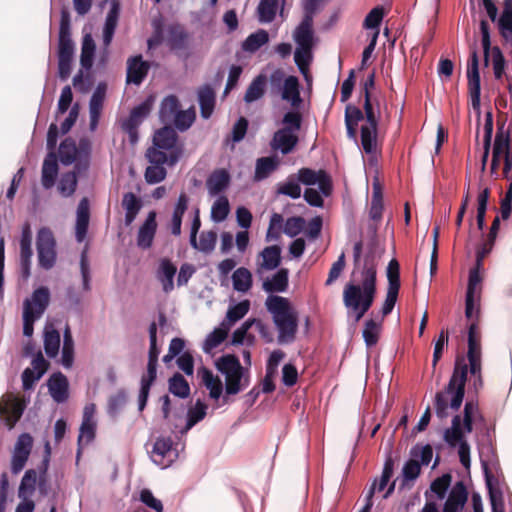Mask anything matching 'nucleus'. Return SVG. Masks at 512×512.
<instances>
[{"label":"nucleus","mask_w":512,"mask_h":512,"mask_svg":"<svg viewBox=\"0 0 512 512\" xmlns=\"http://www.w3.org/2000/svg\"><path fill=\"white\" fill-rule=\"evenodd\" d=\"M96 45L90 34H86L82 40L80 64L84 69H90L93 65Z\"/></svg>","instance_id":"nucleus-45"},{"label":"nucleus","mask_w":512,"mask_h":512,"mask_svg":"<svg viewBox=\"0 0 512 512\" xmlns=\"http://www.w3.org/2000/svg\"><path fill=\"white\" fill-rule=\"evenodd\" d=\"M230 183V175L225 169L213 171L206 181V186L211 195H217L224 191Z\"/></svg>","instance_id":"nucleus-37"},{"label":"nucleus","mask_w":512,"mask_h":512,"mask_svg":"<svg viewBox=\"0 0 512 512\" xmlns=\"http://www.w3.org/2000/svg\"><path fill=\"white\" fill-rule=\"evenodd\" d=\"M260 256L262 262L259 264L257 272L260 273L262 269L274 270L281 263V248L278 245L267 246L261 251Z\"/></svg>","instance_id":"nucleus-34"},{"label":"nucleus","mask_w":512,"mask_h":512,"mask_svg":"<svg viewBox=\"0 0 512 512\" xmlns=\"http://www.w3.org/2000/svg\"><path fill=\"white\" fill-rule=\"evenodd\" d=\"M468 499V492L462 481L456 482L452 487L447 500L465 506Z\"/></svg>","instance_id":"nucleus-63"},{"label":"nucleus","mask_w":512,"mask_h":512,"mask_svg":"<svg viewBox=\"0 0 512 512\" xmlns=\"http://www.w3.org/2000/svg\"><path fill=\"white\" fill-rule=\"evenodd\" d=\"M216 369L225 376V397L236 395L250 385V373L234 354H225L215 361Z\"/></svg>","instance_id":"nucleus-4"},{"label":"nucleus","mask_w":512,"mask_h":512,"mask_svg":"<svg viewBox=\"0 0 512 512\" xmlns=\"http://www.w3.org/2000/svg\"><path fill=\"white\" fill-rule=\"evenodd\" d=\"M249 309L250 301L243 300L228 309L226 319L229 324H234L238 320L242 319L248 313Z\"/></svg>","instance_id":"nucleus-61"},{"label":"nucleus","mask_w":512,"mask_h":512,"mask_svg":"<svg viewBox=\"0 0 512 512\" xmlns=\"http://www.w3.org/2000/svg\"><path fill=\"white\" fill-rule=\"evenodd\" d=\"M298 140L297 134L292 133L290 128H281L274 133L270 145L273 150H279L286 155L293 151Z\"/></svg>","instance_id":"nucleus-20"},{"label":"nucleus","mask_w":512,"mask_h":512,"mask_svg":"<svg viewBox=\"0 0 512 512\" xmlns=\"http://www.w3.org/2000/svg\"><path fill=\"white\" fill-rule=\"evenodd\" d=\"M157 364L156 362L147 363V372L141 378V388L138 397L139 410L143 411L149 397L150 389L157 377Z\"/></svg>","instance_id":"nucleus-22"},{"label":"nucleus","mask_w":512,"mask_h":512,"mask_svg":"<svg viewBox=\"0 0 512 512\" xmlns=\"http://www.w3.org/2000/svg\"><path fill=\"white\" fill-rule=\"evenodd\" d=\"M481 44L483 48L484 64L489 65L491 57L495 79L500 80L505 74L506 60L498 46H491L490 26L487 20L480 21Z\"/></svg>","instance_id":"nucleus-7"},{"label":"nucleus","mask_w":512,"mask_h":512,"mask_svg":"<svg viewBox=\"0 0 512 512\" xmlns=\"http://www.w3.org/2000/svg\"><path fill=\"white\" fill-rule=\"evenodd\" d=\"M312 48H302L298 46L294 53V60L300 72L307 78L309 73V65L312 59Z\"/></svg>","instance_id":"nucleus-56"},{"label":"nucleus","mask_w":512,"mask_h":512,"mask_svg":"<svg viewBox=\"0 0 512 512\" xmlns=\"http://www.w3.org/2000/svg\"><path fill=\"white\" fill-rule=\"evenodd\" d=\"M31 243V229L29 224H25L22 229V235L20 239V275L25 280L30 276L31 258L33 255Z\"/></svg>","instance_id":"nucleus-18"},{"label":"nucleus","mask_w":512,"mask_h":512,"mask_svg":"<svg viewBox=\"0 0 512 512\" xmlns=\"http://www.w3.org/2000/svg\"><path fill=\"white\" fill-rule=\"evenodd\" d=\"M363 242L359 240L353 246V276L360 274L358 283L349 282L343 290V303L345 307L355 314V321H359L371 308L375 300L377 287V259L373 250H369L363 260L361 259Z\"/></svg>","instance_id":"nucleus-1"},{"label":"nucleus","mask_w":512,"mask_h":512,"mask_svg":"<svg viewBox=\"0 0 512 512\" xmlns=\"http://www.w3.org/2000/svg\"><path fill=\"white\" fill-rule=\"evenodd\" d=\"M32 446L33 438L30 434L23 433L18 437L11 460V471L13 474H18L24 468Z\"/></svg>","instance_id":"nucleus-15"},{"label":"nucleus","mask_w":512,"mask_h":512,"mask_svg":"<svg viewBox=\"0 0 512 512\" xmlns=\"http://www.w3.org/2000/svg\"><path fill=\"white\" fill-rule=\"evenodd\" d=\"M228 328H216L210 333L204 341L203 350L210 353L214 348L218 347L227 337Z\"/></svg>","instance_id":"nucleus-55"},{"label":"nucleus","mask_w":512,"mask_h":512,"mask_svg":"<svg viewBox=\"0 0 512 512\" xmlns=\"http://www.w3.org/2000/svg\"><path fill=\"white\" fill-rule=\"evenodd\" d=\"M421 473V464L417 460L409 459L402 469V482L400 488L409 486V482L415 481Z\"/></svg>","instance_id":"nucleus-52"},{"label":"nucleus","mask_w":512,"mask_h":512,"mask_svg":"<svg viewBox=\"0 0 512 512\" xmlns=\"http://www.w3.org/2000/svg\"><path fill=\"white\" fill-rule=\"evenodd\" d=\"M69 383L61 372L54 373L48 380V388L51 397L58 403L64 402L68 398Z\"/></svg>","instance_id":"nucleus-24"},{"label":"nucleus","mask_w":512,"mask_h":512,"mask_svg":"<svg viewBox=\"0 0 512 512\" xmlns=\"http://www.w3.org/2000/svg\"><path fill=\"white\" fill-rule=\"evenodd\" d=\"M451 481L452 476L449 473L443 474L432 481L430 489L437 495L438 499L442 500L446 496Z\"/></svg>","instance_id":"nucleus-60"},{"label":"nucleus","mask_w":512,"mask_h":512,"mask_svg":"<svg viewBox=\"0 0 512 512\" xmlns=\"http://www.w3.org/2000/svg\"><path fill=\"white\" fill-rule=\"evenodd\" d=\"M167 171L163 166L151 165L145 170L144 177L148 184H156L166 178Z\"/></svg>","instance_id":"nucleus-64"},{"label":"nucleus","mask_w":512,"mask_h":512,"mask_svg":"<svg viewBox=\"0 0 512 512\" xmlns=\"http://www.w3.org/2000/svg\"><path fill=\"white\" fill-rule=\"evenodd\" d=\"M121 206L125 210V225L130 226L136 219L143 205L138 196L133 192H127L123 194Z\"/></svg>","instance_id":"nucleus-30"},{"label":"nucleus","mask_w":512,"mask_h":512,"mask_svg":"<svg viewBox=\"0 0 512 512\" xmlns=\"http://www.w3.org/2000/svg\"><path fill=\"white\" fill-rule=\"evenodd\" d=\"M58 170L57 156L54 152H50L45 157L42 165L41 182L45 189H50L54 186L58 176Z\"/></svg>","instance_id":"nucleus-26"},{"label":"nucleus","mask_w":512,"mask_h":512,"mask_svg":"<svg viewBox=\"0 0 512 512\" xmlns=\"http://www.w3.org/2000/svg\"><path fill=\"white\" fill-rule=\"evenodd\" d=\"M197 95L200 115L203 119H209L214 112L216 93L210 85L205 84L198 89Z\"/></svg>","instance_id":"nucleus-23"},{"label":"nucleus","mask_w":512,"mask_h":512,"mask_svg":"<svg viewBox=\"0 0 512 512\" xmlns=\"http://www.w3.org/2000/svg\"><path fill=\"white\" fill-rule=\"evenodd\" d=\"M380 324L375 320L370 319L365 322L363 329V338L368 347H372L377 344L379 340Z\"/></svg>","instance_id":"nucleus-58"},{"label":"nucleus","mask_w":512,"mask_h":512,"mask_svg":"<svg viewBox=\"0 0 512 512\" xmlns=\"http://www.w3.org/2000/svg\"><path fill=\"white\" fill-rule=\"evenodd\" d=\"M37 484V472L34 469L27 470L18 488V497L21 500H32Z\"/></svg>","instance_id":"nucleus-39"},{"label":"nucleus","mask_w":512,"mask_h":512,"mask_svg":"<svg viewBox=\"0 0 512 512\" xmlns=\"http://www.w3.org/2000/svg\"><path fill=\"white\" fill-rule=\"evenodd\" d=\"M229 201L225 196L219 197L211 208V217L216 222L225 220L229 214Z\"/></svg>","instance_id":"nucleus-59"},{"label":"nucleus","mask_w":512,"mask_h":512,"mask_svg":"<svg viewBox=\"0 0 512 512\" xmlns=\"http://www.w3.org/2000/svg\"><path fill=\"white\" fill-rule=\"evenodd\" d=\"M498 29L504 42L512 47V0L503 1V11L498 19Z\"/></svg>","instance_id":"nucleus-27"},{"label":"nucleus","mask_w":512,"mask_h":512,"mask_svg":"<svg viewBox=\"0 0 512 512\" xmlns=\"http://www.w3.org/2000/svg\"><path fill=\"white\" fill-rule=\"evenodd\" d=\"M298 181L304 185H319L321 193L328 197L332 192V180L325 170L315 171L310 168H301L298 171Z\"/></svg>","instance_id":"nucleus-14"},{"label":"nucleus","mask_w":512,"mask_h":512,"mask_svg":"<svg viewBox=\"0 0 512 512\" xmlns=\"http://www.w3.org/2000/svg\"><path fill=\"white\" fill-rule=\"evenodd\" d=\"M78 154L76 143L71 138L64 139L59 146V158L62 164H72Z\"/></svg>","instance_id":"nucleus-51"},{"label":"nucleus","mask_w":512,"mask_h":512,"mask_svg":"<svg viewBox=\"0 0 512 512\" xmlns=\"http://www.w3.org/2000/svg\"><path fill=\"white\" fill-rule=\"evenodd\" d=\"M37 252L39 265L48 270L56 262V242L52 231L48 228H41L37 234Z\"/></svg>","instance_id":"nucleus-11"},{"label":"nucleus","mask_w":512,"mask_h":512,"mask_svg":"<svg viewBox=\"0 0 512 512\" xmlns=\"http://www.w3.org/2000/svg\"><path fill=\"white\" fill-rule=\"evenodd\" d=\"M467 80L471 106L477 114L476 141H478L481 119V81L479 73V57L475 44L470 49V56L467 62Z\"/></svg>","instance_id":"nucleus-5"},{"label":"nucleus","mask_w":512,"mask_h":512,"mask_svg":"<svg viewBox=\"0 0 512 512\" xmlns=\"http://www.w3.org/2000/svg\"><path fill=\"white\" fill-rule=\"evenodd\" d=\"M168 41L172 50H185L188 47L189 33L180 25L171 26Z\"/></svg>","instance_id":"nucleus-41"},{"label":"nucleus","mask_w":512,"mask_h":512,"mask_svg":"<svg viewBox=\"0 0 512 512\" xmlns=\"http://www.w3.org/2000/svg\"><path fill=\"white\" fill-rule=\"evenodd\" d=\"M157 213L152 210L148 213L145 221L139 227L137 233V246L143 250L151 248L157 232Z\"/></svg>","instance_id":"nucleus-19"},{"label":"nucleus","mask_w":512,"mask_h":512,"mask_svg":"<svg viewBox=\"0 0 512 512\" xmlns=\"http://www.w3.org/2000/svg\"><path fill=\"white\" fill-rule=\"evenodd\" d=\"M90 221V204L87 197H83L77 207L75 237L78 242H82L87 235Z\"/></svg>","instance_id":"nucleus-21"},{"label":"nucleus","mask_w":512,"mask_h":512,"mask_svg":"<svg viewBox=\"0 0 512 512\" xmlns=\"http://www.w3.org/2000/svg\"><path fill=\"white\" fill-rule=\"evenodd\" d=\"M152 109V100L147 99L138 106L134 107L129 116L121 122V129L129 137L131 145H135L139 140L138 128L148 117Z\"/></svg>","instance_id":"nucleus-9"},{"label":"nucleus","mask_w":512,"mask_h":512,"mask_svg":"<svg viewBox=\"0 0 512 512\" xmlns=\"http://www.w3.org/2000/svg\"><path fill=\"white\" fill-rule=\"evenodd\" d=\"M282 99L291 103V106L297 108L302 103L300 96V84L296 76H289L284 80L282 89Z\"/></svg>","instance_id":"nucleus-35"},{"label":"nucleus","mask_w":512,"mask_h":512,"mask_svg":"<svg viewBox=\"0 0 512 512\" xmlns=\"http://www.w3.org/2000/svg\"><path fill=\"white\" fill-rule=\"evenodd\" d=\"M265 305L272 314L273 322L278 330V343L294 342L298 331V313L291 306L290 301L282 296L270 295L266 299Z\"/></svg>","instance_id":"nucleus-3"},{"label":"nucleus","mask_w":512,"mask_h":512,"mask_svg":"<svg viewBox=\"0 0 512 512\" xmlns=\"http://www.w3.org/2000/svg\"><path fill=\"white\" fill-rule=\"evenodd\" d=\"M177 272L176 266L169 260L163 259L160 263L158 278L163 285V290L168 293L173 287V279Z\"/></svg>","instance_id":"nucleus-42"},{"label":"nucleus","mask_w":512,"mask_h":512,"mask_svg":"<svg viewBox=\"0 0 512 512\" xmlns=\"http://www.w3.org/2000/svg\"><path fill=\"white\" fill-rule=\"evenodd\" d=\"M269 41V34L264 29H259L250 34L242 44V49L246 52H256Z\"/></svg>","instance_id":"nucleus-46"},{"label":"nucleus","mask_w":512,"mask_h":512,"mask_svg":"<svg viewBox=\"0 0 512 512\" xmlns=\"http://www.w3.org/2000/svg\"><path fill=\"white\" fill-rule=\"evenodd\" d=\"M203 385L209 390L210 398L218 400L223 393V384L218 376H215L211 370L202 367L198 370Z\"/></svg>","instance_id":"nucleus-31"},{"label":"nucleus","mask_w":512,"mask_h":512,"mask_svg":"<svg viewBox=\"0 0 512 512\" xmlns=\"http://www.w3.org/2000/svg\"><path fill=\"white\" fill-rule=\"evenodd\" d=\"M74 361V341L72 338L69 325H66L64 330V339L62 347V365L65 368H71Z\"/></svg>","instance_id":"nucleus-49"},{"label":"nucleus","mask_w":512,"mask_h":512,"mask_svg":"<svg viewBox=\"0 0 512 512\" xmlns=\"http://www.w3.org/2000/svg\"><path fill=\"white\" fill-rule=\"evenodd\" d=\"M150 63L144 61L142 55H135L127 59L126 83L139 86L150 70Z\"/></svg>","instance_id":"nucleus-17"},{"label":"nucleus","mask_w":512,"mask_h":512,"mask_svg":"<svg viewBox=\"0 0 512 512\" xmlns=\"http://www.w3.org/2000/svg\"><path fill=\"white\" fill-rule=\"evenodd\" d=\"M78 180L75 172L64 173L58 184V191L63 197H70L77 188Z\"/></svg>","instance_id":"nucleus-53"},{"label":"nucleus","mask_w":512,"mask_h":512,"mask_svg":"<svg viewBox=\"0 0 512 512\" xmlns=\"http://www.w3.org/2000/svg\"><path fill=\"white\" fill-rule=\"evenodd\" d=\"M188 204V195L185 192H181L177 199V202L175 203L171 218L170 230L171 234L174 236L181 235L182 218L188 209Z\"/></svg>","instance_id":"nucleus-28"},{"label":"nucleus","mask_w":512,"mask_h":512,"mask_svg":"<svg viewBox=\"0 0 512 512\" xmlns=\"http://www.w3.org/2000/svg\"><path fill=\"white\" fill-rule=\"evenodd\" d=\"M363 109L366 123L360 130L361 145L366 154H372L376 151L379 113L375 111L371 97L364 98Z\"/></svg>","instance_id":"nucleus-6"},{"label":"nucleus","mask_w":512,"mask_h":512,"mask_svg":"<svg viewBox=\"0 0 512 512\" xmlns=\"http://www.w3.org/2000/svg\"><path fill=\"white\" fill-rule=\"evenodd\" d=\"M481 332L477 322H471L468 327V371L475 373L479 371V363H482Z\"/></svg>","instance_id":"nucleus-13"},{"label":"nucleus","mask_w":512,"mask_h":512,"mask_svg":"<svg viewBox=\"0 0 512 512\" xmlns=\"http://www.w3.org/2000/svg\"><path fill=\"white\" fill-rule=\"evenodd\" d=\"M49 300L48 288L40 287L33 292L31 299L25 300L24 307H29L33 315L41 317L49 304Z\"/></svg>","instance_id":"nucleus-25"},{"label":"nucleus","mask_w":512,"mask_h":512,"mask_svg":"<svg viewBox=\"0 0 512 512\" xmlns=\"http://www.w3.org/2000/svg\"><path fill=\"white\" fill-rule=\"evenodd\" d=\"M195 118V110L193 107H191L188 110H179L172 122L175 124L178 130L185 131L191 127L195 121Z\"/></svg>","instance_id":"nucleus-57"},{"label":"nucleus","mask_w":512,"mask_h":512,"mask_svg":"<svg viewBox=\"0 0 512 512\" xmlns=\"http://www.w3.org/2000/svg\"><path fill=\"white\" fill-rule=\"evenodd\" d=\"M444 441L452 448L458 446V454L461 464L466 468H470V445L467 442L462 427L461 416L455 415L451 421V427L444 431Z\"/></svg>","instance_id":"nucleus-8"},{"label":"nucleus","mask_w":512,"mask_h":512,"mask_svg":"<svg viewBox=\"0 0 512 512\" xmlns=\"http://www.w3.org/2000/svg\"><path fill=\"white\" fill-rule=\"evenodd\" d=\"M180 110V102L177 96L168 95L166 96L160 105L159 118L161 122L168 124L173 121L177 113Z\"/></svg>","instance_id":"nucleus-38"},{"label":"nucleus","mask_w":512,"mask_h":512,"mask_svg":"<svg viewBox=\"0 0 512 512\" xmlns=\"http://www.w3.org/2000/svg\"><path fill=\"white\" fill-rule=\"evenodd\" d=\"M387 280L388 287L386 298L382 306V316L386 317L389 315L398 299V294L400 290V265L399 262L393 258L390 260L387 266Z\"/></svg>","instance_id":"nucleus-10"},{"label":"nucleus","mask_w":512,"mask_h":512,"mask_svg":"<svg viewBox=\"0 0 512 512\" xmlns=\"http://www.w3.org/2000/svg\"><path fill=\"white\" fill-rule=\"evenodd\" d=\"M232 282L236 291L245 293L252 287V274L247 268L240 267L233 272Z\"/></svg>","instance_id":"nucleus-44"},{"label":"nucleus","mask_w":512,"mask_h":512,"mask_svg":"<svg viewBox=\"0 0 512 512\" xmlns=\"http://www.w3.org/2000/svg\"><path fill=\"white\" fill-rule=\"evenodd\" d=\"M278 0H261L258 5L259 21L263 23L272 22L276 16Z\"/></svg>","instance_id":"nucleus-54"},{"label":"nucleus","mask_w":512,"mask_h":512,"mask_svg":"<svg viewBox=\"0 0 512 512\" xmlns=\"http://www.w3.org/2000/svg\"><path fill=\"white\" fill-rule=\"evenodd\" d=\"M172 444L170 437H161L155 441L152 449V459L156 464L166 466V459H168V462L171 461Z\"/></svg>","instance_id":"nucleus-36"},{"label":"nucleus","mask_w":512,"mask_h":512,"mask_svg":"<svg viewBox=\"0 0 512 512\" xmlns=\"http://www.w3.org/2000/svg\"><path fill=\"white\" fill-rule=\"evenodd\" d=\"M169 392L179 398H187L190 395V386L184 376L175 373L168 382Z\"/></svg>","instance_id":"nucleus-47"},{"label":"nucleus","mask_w":512,"mask_h":512,"mask_svg":"<svg viewBox=\"0 0 512 512\" xmlns=\"http://www.w3.org/2000/svg\"><path fill=\"white\" fill-rule=\"evenodd\" d=\"M118 16L119 6L117 3H114L106 16L105 25L103 29V43L105 46H109L112 42L118 23Z\"/></svg>","instance_id":"nucleus-40"},{"label":"nucleus","mask_w":512,"mask_h":512,"mask_svg":"<svg viewBox=\"0 0 512 512\" xmlns=\"http://www.w3.org/2000/svg\"><path fill=\"white\" fill-rule=\"evenodd\" d=\"M294 39L298 46L302 48H312L313 46V18L304 16L299 26L294 32Z\"/></svg>","instance_id":"nucleus-29"},{"label":"nucleus","mask_w":512,"mask_h":512,"mask_svg":"<svg viewBox=\"0 0 512 512\" xmlns=\"http://www.w3.org/2000/svg\"><path fill=\"white\" fill-rule=\"evenodd\" d=\"M266 77L263 74L258 75L248 86L244 95V100L247 103L254 102L260 99L265 93Z\"/></svg>","instance_id":"nucleus-48"},{"label":"nucleus","mask_w":512,"mask_h":512,"mask_svg":"<svg viewBox=\"0 0 512 512\" xmlns=\"http://www.w3.org/2000/svg\"><path fill=\"white\" fill-rule=\"evenodd\" d=\"M27 402L23 397H19L14 393H7L3 397V404L0 405V415L5 417L6 425L12 429L21 419Z\"/></svg>","instance_id":"nucleus-12"},{"label":"nucleus","mask_w":512,"mask_h":512,"mask_svg":"<svg viewBox=\"0 0 512 512\" xmlns=\"http://www.w3.org/2000/svg\"><path fill=\"white\" fill-rule=\"evenodd\" d=\"M217 241V233L213 230L203 231L200 234L199 243L197 242V250L204 253H210L214 250Z\"/></svg>","instance_id":"nucleus-62"},{"label":"nucleus","mask_w":512,"mask_h":512,"mask_svg":"<svg viewBox=\"0 0 512 512\" xmlns=\"http://www.w3.org/2000/svg\"><path fill=\"white\" fill-rule=\"evenodd\" d=\"M289 284V271L287 268L279 269L271 278H267L262 288L267 293L285 292Z\"/></svg>","instance_id":"nucleus-33"},{"label":"nucleus","mask_w":512,"mask_h":512,"mask_svg":"<svg viewBox=\"0 0 512 512\" xmlns=\"http://www.w3.org/2000/svg\"><path fill=\"white\" fill-rule=\"evenodd\" d=\"M178 135L171 126H164L157 130L153 137V144L162 150H172L175 148Z\"/></svg>","instance_id":"nucleus-32"},{"label":"nucleus","mask_w":512,"mask_h":512,"mask_svg":"<svg viewBox=\"0 0 512 512\" xmlns=\"http://www.w3.org/2000/svg\"><path fill=\"white\" fill-rule=\"evenodd\" d=\"M278 167V160L274 157H261L256 161L254 180L261 181L269 177Z\"/></svg>","instance_id":"nucleus-43"},{"label":"nucleus","mask_w":512,"mask_h":512,"mask_svg":"<svg viewBox=\"0 0 512 512\" xmlns=\"http://www.w3.org/2000/svg\"><path fill=\"white\" fill-rule=\"evenodd\" d=\"M74 43L71 39L70 16L62 11L59 27L58 59H73Z\"/></svg>","instance_id":"nucleus-16"},{"label":"nucleus","mask_w":512,"mask_h":512,"mask_svg":"<svg viewBox=\"0 0 512 512\" xmlns=\"http://www.w3.org/2000/svg\"><path fill=\"white\" fill-rule=\"evenodd\" d=\"M60 347V333L54 328H45L44 349L48 357L57 356Z\"/></svg>","instance_id":"nucleus-50"},{"label":"nucleus","mask_w":512,"mask_h":512,"mask_svg":"<svg viewBox=\"0 0 512 512\" xmlns=\"http://www.w3.org/2000/svg\"><path fill=\"white\" fill-rule=\"evenodd\" d=\"M467 373L468 367L464 358L458 356L445 390L437 392L435 395V412L440 419L448 416V406L454 411L461 407L465 396Z\"/></svg>","instance_id":"nucleus-2"}]
</instances>
